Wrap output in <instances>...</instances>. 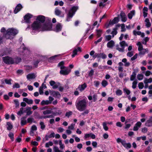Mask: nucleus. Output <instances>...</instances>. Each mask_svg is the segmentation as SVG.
Returning <instances> with one entry per match:
<instances>
[{
  "label": "nucleus",
  "instance_id": "f257e3e1",
  "mask_svg": "<svg viewBox=\"0 0 152 152\" xmlns=\"http://www.w3.org/2000/svg\"><path fill=\"white\" fill-rule=\"evenodd\" d=\"M45 20V17L42 15L37 16L36 20L32 24L31 27L33 30L40 31H47L52 30V24L51 23L42 24Z\"/></svg>",
  "mask_w": 152,
  "mask_h": 152
},
{
  "label": "nucleus",
  "instance_id": "f03ea898",
  "mask_svg": "<svg viewBox=\"0 0 152 152\" xmlns=\"http://www.w3.org/2000/svg\"><path fill=\"white\" fill-rule=\"evenodd\" d=\"M75 106L78 110L80 111H83L86 108L87 102L85 99H82L78 102L77 101L75 103Z\"/></svg>",
  "mask_w": 152,
  "mask_h": 152
},
{
  "label": "nucleus",
  "instance_id": "7ed1b4c3",
  "mask_svg": "<svg viewBox=\"0 0 152 152\" xmlns=\"http://www.w3.org/2000/svg\"><path fill=\"white\" fill-rule=\"evenodd\" d=\"M6 33L4 35V37L7 39H11L13 38V36L15 35L18 32V30L13 28L8 29L6 32Z\"/></svg>",
  "mask_w": 152,
  "mask_h": 152
},
{
  "label": "nucleus",
  "instance_id": "20e7f679",
  "mask_svg": "<svg viewBox=\"0 0 152 152\" xmlns=\"http://www.w3.org/2000/svg\"><path fill=\"white\" fill-rule=\"evenodd\" d=\"M78 9L77 6H73L67 15L66 21H69L70 20V18H72L75 12Z\"/></svg>",
  "mask_w": 152,
  "mask_h": 152
},
{
  "label": "nucleus",
  "instance_id": "39448f33",
  "mask_svg": "<svg viewBox=\"0 0 152 152\" xmlns=\"http://www.w3.org/2000/svg\"><path fill=\"white\" fill-rule=\"evenodd\" d=\"M3 60L4 63L7 64H12L14 63V60L12 58L9 56L3 57Z\"/></svg>",
  "mask_w": 152,
  "mask_h": 152
},
{
  "label": "nucleus",
  "instance_id": "423d86ee",
  "mask_svg": "<svg viewBox=\"0 0 152 152\" xmlns=\"http://www.w3.org/2000/svg\"><path fill=\"white\" fill-rule=\"evenodd\" d=\"M48 100H43L40 103L42 105H47L50 104L52 103V102L54 100V98L51 96H50L48 98Z\"/></svg>",
  "mask_w": 152,
  "mask_h": 152
},
{
  "label": "nucleus",
  "instance_id": "0eeeda50",
  "mask_svg": "<svg viewBox=\"0 0 152 152\" xmlns=\"http://www.w3.org/2000/svg\"><path fill=\"white\" fill-rule=\"evenodd\" d=\"M71 71L70 69L68 67H66L64 69H61L60 71V73L61 74L64 75H68Z\"/></svg>",
  "mask_w": 152,
  "mask_h": 152
},
{
  "label": "nucleus",
  "instance_id": "6e6552de",
  "mask_svg": "<svg viewBox=\"0 0 152 152\" xmlns=\"http://www.w3.org/2000/svg\"><path fill=\"white\" fill-rule=\"evenodd\" d=\"M107 57L106 55L104 53H96L93 56V58L95 59L96 58H101L103 59H105Z\"/></svg>",
  "mask_w": 152,
  "mask_h": 152
},
{
  "label": "nucleus",
  "instance_id": "1a4fd4ad",
  "mask_svg": "<svg viewBox=\"0 0 152 152\" xmlns=\"http://www.w3.org/2000/svg\"><path fill=\"white\" fill-rule=\"evenodd\" d=\"M87 86L86 84L84 83L83 84L80 85L77 89L80 92H82L85 90V88H86Z\"/></svg>",
  "mask_w": 152,
  "mask_h": 152
},
{
  "label": "nucleus",
  "instance_id": "9d476101",
  "mask_svg": "<svg viewBox=\"0 0 152 152\" xmlns=\"http://www.w3.org/2000/svg\"><path fill=\"white\" fill-rule=\"evenodd\" d=\"M133 34L135 36H136L137 35H141V37H143L145 36L144 33H142L140 31H137L135 30H134L133 31Z\"/></svg>",
  "mask_w": 152,
  "mask_h": 152
},
{
  "label": "nucleus",
  "instance_id": "9b49d317",
  "mask_svg": "<svg viewBox=\"0 0 152 152\" xmlns=\"http://www.w3.org/2000/svg\"><path fill=\"white\" fill-rule=\"evenodd\" d=\"M119 21V19L118 17H115L112 21L110 20L108 24V26H110L113 25L114 24L116 23H118Z\"/></svg>",
  "mask_w": 152,
  "mask_h": 152
},
{
  "label": "nucleus",
  "instance_id": "f8f14e48",
  "mask_svg": "<svg viewBox=\"0 0 152 152\" xmlns=\"http://www.w3.org/2000/svg\"><path fill=\"white\" fill-rule=\"evenodd\" d=\"M145 125L148 127L152 126V116H151L146 121L145 123Z\"/></svg>",
  "mask_w": 152,
  "mask_h": 152
},
{
  "label": "nucleus",
  "instance_id": "ddd939ff",
  "mask_svg": "<svg viewBox=\"0 0 152 152\" xmlns=\"http://www.w3.org/2000/svg\"><path fill=\"white\" fill-rule=\"evenodd\" d=\"M32 17V15L31 14L28 13L25 15L24 16V19L26 22L27 23H29L30 22V19Z\"/></svg>",
  "mask_w": 152,
  "mask_h": 152
},
{
  "label": "nucleus",
  "instance_id": "4468645a",
  "mask_svg": "<svg viewBox=\"0 0 152 152\" xmlns=\"http://www.w3.org/2000/svg\"><path fill=\"white\" fill-rule=\"evenodd\" d=\"M120 26V25L118 24L116 26V27L113 28V31L111 33V34H112V38H113L114 36L116 35L117 33V27H119Z\"/></svg>",
  "mask_w": 152,
  "mask_h": 152
},
{
  "label": "nucleus",
  "instance_id": "2eb2a0df",
  "mask_svg": "<svg viewBox=\"0 0 152 152\" xmlns=\"http://www.w3.org/2000/svg\"><path fill=\"white\" fill-rule=\"evenodd\" d=\"M51 95L55 98H59L61 97V94L57 91H52L51 93Z\"/></svg>",
  "mask_w": 152,
  "mask_h": 152
},
{
  "label": "nucleus",
  "instance_id": "dca6fc26",
  "mask_svg": "<svg viewBox=\"0 0 152 152\" xmlns=\"http://www.w3.org/2000/svg\"><path fill=\"white\" fill-rule=\"evenodd\" d=\"M39 57L38 60H37L35 61L34 63V65L35 67H37V65L39 62L42 60H43L44 59L45 57L42 56H39Z\"/></svg>",
  "mask_w": 152,
  "mask_h": 152
},
{
  "label": "nucleus",
  "instance_id": "f3484780",
  "mask_svg": "<svg viewBox=\"0 0 152 152\" xmlns=\"http://www.w3.org/2000/svg\"><path fill=\"white\" fill-rule=\"evenodd\" d=\"M23 7L22 5L20 4H18L16 6L14 10V12L15 14L17 13Z\"/></svg>",
  "mask_w": 152,
  "mask_h": 152
},
{
  "label": "nucleus",
  "instance_id": "a211bd4d",
  "mask_svg": "<svg viewBox=\"0 0 152 152\" xmlns=\"http://www.w3.org/2000/svg\"><path fill=\"white\" fill-rule=\"evenodd\" d=\"M78 51H80V52L81 51V48L80 47H78L77 49L75 48L73 50L72 54V57H74L77 54Z\"/></svg>",
  "mask_w": 152,
  "mask_h": 152
},
{
  "label": "nucleus",
  "instance_id": "6ab92c4d",
  "mask_svg": "<svg viewBox=\"0 0 152 152\" xmlns=\"http://www.w3.org/2000/svg\"><path fill=\"white\" fill-rule=\"evenodd\" d=\"M23 100L28 104H31L33 103V101L32 99H29L26 98H23Z\"/></svg>",
  "mask_w": 152,
  "mask_h": 152
},
{
  "label": "nucleus",
  "instance_id": "aec40b11",
  "mask_svg": "<svg viewBox=\"0 0 152 152\" xmlns=\"http://www.w3.org/2000/svg\"><path fill=\"white\" fill-rule=\"evenodd\" d=\"M115 45V42L113 40H110L108 42L107 46L108 48H112Z\"/></svg>",
  "mask_w": 152,
  "mask_h": 152
},
{
  "label": "nucleus",
  "instance_id": "412c9836",
  "mask_svg": "<svg viewBox=\"0 0 152 152\" xmlns=\"http://www.w3.org/2000/svg\"><path fill=\"white\" fill-rule=\"evenodd\" d=\"M122 20L124 22H125L126 21L127 17L126 15L123 12H121L120 14Z\"/></svg>",
  "mask_w": 152,
  "mask_h": 152
},
{
  "label": "nucleus",
  "instance_id": "4be33fe9",
  "mask_svg": "<svg viewBox=\"0 0 152 152\" xmlns=\"http://www.w3.org/2000/svg\"><path fill=\"white\" fill-rule=\"evenodd\" d=\"M122 62L124 63V66L126 67H129L130 65V63L129 62H127V60L126 58H124L122 60Z\"/></svg>",
  "mask_w": 152,
  "mask_h": 152
},
{
  "label": "nucleus",
  "instance_id": "5701e85b",
  "mask_svg": "<svg viewBox=\"0 0 152 152\" xmlns=\"http://www.w3.org/2000/svg\"><path fill=\"white\" fill-rule=\"evenodd\" d=\"M12 50L10 49V48H6L4 50V54H3L1 55V56H3L4 55H7L8 54H10L11 53Z\"/></svg>",
  "mask_w": 152,
  "mask_h": 152
},
{
  "label": "nucleus",
  "instance_id": "b1692460",
  "mask_svg": "<svg viewBox=\"0 0 152 152\" xmlns=\"http://www.w3.org/2000/svg\"><path fill=\"white\" fill-rule=\"evenodd\" d=\"M122 144L126 148H130L131 147V144L130 143H126L125 140H124Z\"/></svg>",
  "mask_w": 152,
  "mask_h": 152
},
{
  "label": "nucleus",
  "instance_id": "393cba45",
  "mask_svg": "<svg viewBox=\"0 0 152 152\" xmlns=\"http://www.w3.org/2000/svg\"><path fill=\"white\" fill-rule=\"evenodd\" d=\"M26 117H24L21 118V125L22 126H23L27 122L26 120Z\"/></svg>",
  "mask_w": 152,
  "mask_h": 152
},
{
  "label": "nucleus",
  "instance_id": "a878e982",
  "mask_svg": "<svg viewBox=\"0 0 152 152\" xmlns=\"http://www.w3.org/2000/svg\"><path fill=\"white\" fill-rule=\"evenodd\" d=\"M62 26L60 23L57 24L56 27V32H58L61 31Z\"/></svg>",
  "mask_w": 152,
  "mask_h": 152
},
{
  "label": "nucleus",
  "instance_id": "bb28decb",
  "mask_svg": "<svg viewBox=\"0 0 152 152\" xmlns=\"http://www.w3.org/2000/svg\"><path fill=\"white\" fill-rule=\"evenodd\" d=\"M26 77L27 79L28 80L34 79L35 78V76L33 73L28 74L27 75Z\"/></svg>",
  "mask_w": 152,
  "mask_h": 152
},
{
  "label": "nucleus",
  "instance_id": "cd10ccee",
  "mask_svg": "<svg viewBox=\"0 0 152 152\" xmlns=\"http://www.w3.org/2000/svg\"><path fill=\"white\" fill-rule=\"evenodd\" d=\"M31 108L30 107H27L26 108V111L27 115H29L32 113V112L31 110Z\"/></svg>",
  "mask_w": 152,
  "mask_h": 152
},
{
  "label": "nucleus",
  "instance_id": "c85d7f7f",
  "mask_svg": "<svg viewBox=\"0 0 152 152\" xmlns=\"http://www.w3.org/2000/svg\"><path fill=\"white\" fill-rule=\"evenodd\" d=\"M145 26L147 27H150L151 25V24L150 22L149 19L148 18H147L145 19Z\"/></svg>",
  "mask_w": 152,
  "mask_h": 152
},
{
  "label": "nucleus",
  "instance_id": "c756f323",
  "mask_svg": "<svg viewBox=\"0 0 152 152\" xmlns=\"http://www.w3.org/2000/svg\"><path fill=\"white\" fill-rule=\"evenodd\" d=\"M119 44L121 47H124L125 48V46H128V45L126 43L125 41H122L120 42Z\"/></svg>",
  "mask_w": 152,
  "mask_h": 152
},
{
  "label": "nucleus",
  "instance_id": "7c9ffc66",
  "mask_svg": "<svg viewBox=\"0 0 152 152\" xmlns=\"http://www.w3.org/2000/svg\"><path fill=\"white\" fill-rule=\"evenodd\" d=\"M135 11L134 10L131 11L128 15V18L130 19L132 18V16L134 15Z\"/></svg>",
  "mask_w": 152,
  "mask_h": 152
},
{
  "label": "nucleus",
  "instance_id": "2f4dec72",
  "mask_svg": "<svg viewBox=\"0 0 152 152\" xmlns=\"http://www.w3.org/2000/svg\"><path fill=\"white\" fill-rule=\"evenodd\" d=\"M116 49L117 50L120 52H123L124 51V48L122 47L120 48V47L119 45H116Z\"/></svg>",
  "mask_w": 152,
  "mask_h": 152
},
{
  "label": "nucleus",
  "instance_id": "473e14b6",
  "mask_svg": "<svg viewBox=\"0 0 152 152\" xmlns=\"http://www.w3.org/2000/svg\"><path fill=\"white\" fill-rule=\"evenodd\" d=\"M137 45L138 46V50L139 51H141L143 50V46L140 42H138L137 43Z\"/></svg>",
  "mask_w": 152,
  "mask_h": 152
},
{
  "label": "nucleus",
  "instance_id": "72a5a7b5",
  "mask_svg": "<svg viewBox=\"0 0 152 152\" xmlns=\"http://www.w3.org/2000/svg\"><path fill=\"white\" fill-rule=\"evenodd\" d=\"M64 62L63 61H62L58 63V66L60 67L61 69H62L66 67L64 66Z\"/></svg>",
  "mask_w": 152,
  "mask_h": 152
},
{
  "label": "nucleus",
  "instance_id": "f704fd0d",
  "mask_svg": "<svg viewBox=\"0 0 152 152\" xmlns=\"http://www.w3.org/2000/svg\"><path fill=\"white\" fill-rule=\"evenodd\" d=\"M136 73L134 71L133 72L132 75L131 76L130 80L133 81L134 80L136 77Z\"/></svg>",
  "mask_w": 152,
  "mask_h": 152
},
{
  "label": "nucleus",
  "instance_id": "c9c22d12",
  "mask_svg": "<svg viewBox=\"0 0 152 152\" xmlns=\"http://www.w3.org/2000/svg\"><path fill=\"white\" fill-rule=\"evenodd\" d=\"M144 82L145 84L149 83H151L152 82V78L151 77L148 79L145 78L144 80Z\"/></svg>",
  "mask_w": 152,
  "mask_h": 152
},
{
  "label": "nucleus",
  "instance_id": "e433bc0d",
  "mask_svg": "<svg viewBox=\"0 0 152 152\" xmlns=\"http://www.w3.org/2000/svg\"><path fill=\"white\" fill-rule=\"evenodd\" d=\"M149 39V38L148 37H145L143 40L142 43L144 45H146L147 42H148Z\"/></svg>",
  "mask_w": 152,
  "mask_h": 152
},
{
  "label": "nucleus",
  "instance_id": "4c0bfd02",
  "mask_svg": "<svg viewBox=\"0 0 152 152\" xmlns=\"http://www.w3.org/2000/svg\"><path fill=\"white\" fill-rule=\"evenodd\" d=\"M53 150L54 152H64L63 151L60 150L56 146L53 147Z\"/></svg>",
  "mask_w": 152,
  "mask_h": 152
},
{
  "label": "nucleus",
  "instance_id": "58836bf2",
  "mask_svg": "<svg viewBox=\"0 0 152 152\" xmlns=\"http://www.w3.org/2000/svg\"><path fill=\"white\" fill-rule=\"evenodd\" d=\"M148 49L147 48L145 49H143L141 51H140V52L139 53V55H144L146 53V52L148 51Z\"/></svg>",
  "mask_w": 152,
  "mask_h": 152
},
{
  "label": "nucleus",
  "instance_id": "ea45409f",
  "mask_svg": "<svg viewBox=\"0 0 152 152\" xmlns=\"http://www.w3.org/2000/svg\"><path fill=\"white\" fill-rule=\"evenodd\" d=\"M55 13L57 15H59L61 13V12L57 8L55 9Z\"/></svg>",
  "mask_w": 152,
  "mask_h": 152
},
{
  "label": "nucleus",
  "instance_id": "a19ab883",
  "mask_svg": "<svg viewBox=\"0 0 152 152\" xmlns=\"http://www.w3.org/2000/svg\"><path fill=\"white\" fill-rule=\"evenodd\" d=\"M102 125L103 128L105 131H107L108 130V128L107 126V124L106 122H104L103 123Z\"/></svg>",
  "mask_w": 152,
  "mask_h": 152
},
{
  "label": "nucleus",
  "instance_id": "79ce46f5",
  "mask_svg": "<svg viewBox=\"0 0 152 152\" xmlns=\"http://www.w3.org/2000/svg\"><path fill=\"white\" fill-rule=\"evenodd\" d=\"M7 129L9 130H10L12 128V125L9 122H7Z\"/></svg>",
  "mask_w": 152,
  "mask_h": 152
},
{
  "label": "nucleus",
  "instance_id": "37998d69",
  "mask_svg": "<svg viewBox=\"0 0 152 152\" xmlns=\"http://www.w3.org/2000/svg\"><path fill=\"white\" fill-rule=\"evenodd\" d=\"M40 126L41 129L42 130H44L45 127V125L44 123L42 121H41L40 123Z\"/></svg>",
  "mask_w": 152,
  "mask_h": 152
},
{
  "label": "nucleus",
  "instance_id": "c03bdc74",
  "mask_svg": "<svg viewBox=\"0 0 152 152\" xmlns=\"http://www.w3.org/2000/svg\"><path fill=\"white\" fill-rule=\"evenodd\" d=\"M53 143L51 141H49L45 144V147L46 148H48L50 146H52L53 145Z\"/></svg>",
  "mask_w": 152,
  "mask_h": 152
},
{
  "label": "nucleus",
  "instance_id": "a18cd8bd",
  "mask_svg": "<svg viewBox=\"0 0 152 152\" xmlns=\"http://www.w3.org/2000/svg\"><path fill=\"white\" fill-rule=\"evenodd\" d=\"M75 124H72L70 126H68V129L70 130H73L75 128Z\"/></svg>",
  "mask_w": 152,
  "mask_h": 152
},
{
  "label": "nucleus",
  "instance_id": "49530a36",
  "mask_svg": "<svg viewBox=\"0 0 152 152\" xmlns=\"http://www.w3.org/2000/svg\"><path fill=\"white\" fill-rule=\"evenodd\" d=\"M123 91L124 93L126 94L127 95H129L130 93V91L129 90L126 88H124L123 89Z\"/></svg>",
  "mask_w": 152,
  "mask_h": 152
},
{
  "label": "nucleus",
  "instance_id": "de8ad7c7",
  "mask_svg": "<svg viewBox=\"0 0 152 152\" xmlns=\"http://www.w3.org/2000/svg\"><path fill=\"white\" fill-rule=\"evenodd\" d=\"M59 145H60V148L61 149H64L65 148V146L64 144L62 143V141L61 140H60L59 141Z\"/></svg>",
  "mask_w": 152,
  "mask_h": 152
},
{
  "label": "nucleus",
  "instance_id": "09e8293b",
  "mask_svg": "<svg viewBox=\"0 0 152 152\" xmlns=\"http://www.w3.org/2000/svg\"><path fill=\"white\" fill-rule=\"evenodd\" d=\"M108 84L107 82L105 80H102V85L103 87H105Z\"/></svg>",
  "mask_w": 152,
  "mask_h": 152
},
{
  "label": "nucleus",
  "instance_id": "8fccbe9b",
  "mask_svg": "<svg viewBox=\"0 0 152 152\" xmlns=\"http://www.w3.org/2000/svg\"><path fill=\"white\" fill-rule=\"evenodd\" d=\"M43 114L44 115H47L50 114L52 113V111L49 110H47L43 111Z\"/></svg>",
  "mask_w": 152,
  "mask_h": 152
},
{
  "label": "nucleus",
  "instance_id": "3c124183",
  "mask_svg": "<svg viewBox=\"0 0 152 152\" xmlns=\"http://www.w3.org/2000/svg\"><path fill=\"white\" fill-rule=\"evenodd\" d=\"M112 37V36L110 35H106L105 36V39L106 41H109L111 40Z\"/></svg>",
  "mask_w": 152,
  "mask_h": 152
},
{
  "label": "nucleus",
  "instance_id": "603ef678",
  "mask_svg": "<svg viewBox=\"0 0 152 152\" xmlns=\"http://www.w3.org/2000/svg\"><path fill=\"white\" fill-rule=\"evenodd\" d=\"M12 81V79H10L9 80H8L7 79H5L4 80V81L7 84H9V85H11V82Z\"/></svg>",
  "mask_w": 152,
  "mask_h": 152
},
{
  "label": "nucleus",
  "instance_id": "864d4df0",
  "mask_svg": "<svg viewBox=\"0 0 152 152\" xmlns=\"http://www.w3.org/2000/svg\"><path fill=\"white\" fill-rule=\"evenodd\" d=\"M8 136L10 137L12 141L14 140V134L12 132H10L8 134Z\"/></svg>",
  "mask_w": 152,
  "mask_h": 152
},
{
  "label": "nucleus",
  "instance_id": "5fc2aeb1",
  "mask_svg": "<svg viewBox=\"0 0 152 152\" xmlns=\"http://www.w3.org/2000/svg\"><path fill=\"white\" fill-rule=\"evenodd\" d=\"M143 75L141 74H139L137 76V78L139 80H142L143 79Z\"/></svg>",
  "mask_w": 152,
  "mask_h": 152
},
{
  "label": "nucleus",
  "instance_id": "6e6d98bb",
  "mask_svg": "<svg viewBox=\"0 0 152 152\" xmlns=\"http://www.w3.org/2000/svg\"><path fill=\"white\" fill-rule=\"evenodd\" d=\"M134 53L132 51L128 52L127 54V56L130 57H132Z\"/></svg>",
  "mask_w": 152,
  "mask_h": 152
},
{
  "label": "nucleus",
  "instance_id": "4d7b16f0",
  "mask_svg": "<svg viewBox=\"0 0 152 152\" xmlns=\"http://www.w3.org/2000/svg\"><path fill=\"white\" fill-rule=\"evenodd\" d=\"M97 35L98 37H100L102 34V31L100 30H97Z\"/></svg>",
  "mask_w": 152,
  "mask_h": 152
},
{
  "label": "nucleus",
  "instance_id": "13d9d810",
  "mask_svg": "<svg viewBox=\"0 0 152 152\" xmlns=\"http://www.w3.org/2000/svg\"><path fill=\"white\" fill-rule=\"evenodd\" d=\"M20 87V85L17 83H15L13 86V88H18Z\"/></svg>",
  "mask_w": 152,
  "mask_h": 152
},
{
  "label": "nucleus",
  "instance_id": "bf43d9fd",
  "mask_svg": "<svg viewBox=\"0 0 152 152\" xmlns=\"http://www.w3.org/2000/svg\"><path fill=\"white\" fill-rule=\"evenodd\" d=\"M22 136L21 134L20 135V136H19L15 140V141L18 142H21V137Z\"/></svg>",
  "mask_w": 152,
  "mask_h": 152
},
{
  "label": "nucleus",
  "instance_id": "052dcab7",
  "mask_svg": "<svg viewBox=\"0 0 152 152\" xmlns=\"http://www.w3.org/2000/svg\"><path fill=\"white\" fill-rule=\"evenodd\" d=\"M21 60V58H16L14 61V63H16V64H18V63L20 62Z\"/></svg>",
  "mask_w": 152,
  "mask_h": 152
},
{
  "label": "nucleus",
  "instance_id": "680f3d73",
  "mask_svg": "<svg viewBox=\"0 0 152 152\" xmlns=\"http://www.w3.org/2000/svg\"><path fill=\"white\" fill-rule=\"evenodd\" d=\"M116 94L117 95L120 96L122 94V91L120 90H118L116 91Z\"/></svg>",
  "mask_w": 152,
  "mask_h": 152
},
{
  "label": "nucleus",
  "instance_id": "e2e57ef3",
  "mask_svg": "<svg viewBox=\"0 0 152 152\" xmlns=\"http://www.w3.org/2000/svg\"><path fill=\"white\" fill-rule=\"evenodd\" d=\"M34 121V119L32 118H29L27 119V122L28 123H32L33 122L34 123H35V121Z\"/></svg>",
  "mask_w": 152,
  "mask_h": 152
},
{
  "label": "nucleus",
  "instance_id": "0e129e2a",
  "mask_svg": "<svg viewBox=\"0 0 152 152\" xmlns=\"http://www.w3.org/2000/svg\"><path fill=\"white\" fill-rule=\"evenodd\" d=\"M60 85V83H58L57 84H55L52 86V88L53 89H56Z\"/></svg>",
  "mask_w": 152,
  "mask_h": 152
},
{
  "label": "nucleus",
  "instance_id": "69168bd1",
  "mask_svg": "<svg viewBox=\"0 0 152 152\" xmlns=\"http://www.w3.org/2000/svg\"><path fill=\"white\" fill-rule=\"evenodd\" d=\"M137 82L136 81H134L132 83V88L133 89H135L136 87V85Z\"/></svg>",
  "mask_w": 152,
  "mask_h": 152
},
{
  "label": "nucleus",
  "instance_id": "338daca9",
  "mask_svg": "<svg viewBox=\"0 0 152 152\" xmlns=\"http://www.w3.org/2000/svg\"><path fill=\"white\" fill-rule=\"evenodd\" d=\"M72 114V112L71 111H69L66 112L65 114V116L69 118V116Z\"/></svg>",
  "mask_w": 152,
  "mask_h": 152
},
{
  "label": "nucleus",
  "instance_id": "774afa93",
  "mask_svg": "<svg viewBox=\"0 0 152 152\" xmlns=\"http://www.w3.org/2000/svg\"><path fill=\"white\" fill-rule=\"evenodd\" d=\"M148 129L147 128L145 127L141 129L142 132L144 133H146L148 131Z\"/></svg>",
  "mask_w": 152,
  "mask_h": 152
}]
</instances>
